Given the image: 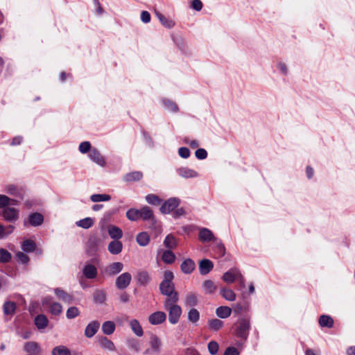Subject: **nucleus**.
I'll use <instances>...</instances> for the list:
<instances>
[{
  "instance_id": "nucleus-1",
  "label": "nucleus",
  "mask_w": 355,
  "mask_h": 355,
  "mask_svg": "<svg viewBox=\"0 0 355 355\" xmlns=\"http://www.w3.org/2000/svg\"><path fill=\"white\" fill-rule=\"evenodd\" d=\"M173 273L170 270L164 272V279L160 283L159 290L162 295L167 296L166 300H178V294L175 291V285L173 283Z\"/></svg>"
},
{
  "instance_id": "nucleus-2",
  "label": "nucleus",
  "mask_w": 355,
  "mask_h": 355,
  "mask_svg": "<svg viewBox=\"0 0 355 355\" xmlns=\"http://www.w3.org/2000/svg\"><path fill=\"white\" fill-rule=\"evenodd\" d=\"M178 301L166 300L164 302V307L168 312V320L172 324L178 322L182 314V309L177 304Z\"/></svg>"
},
{
  "instance_id": "nucleus-3",
  "label": "nucleus",
  "mask_w": 355,
  "mask_h": 355,
  "mask_svg": "<svg viewBox=\"0 0 355 355\" xmlns=\"http://www.w3.org/2000/svg\"><path fill=\"white\" fill-rule=\"evenodd\" d=\"M236 325V336L246 339L248 336V332L250 328V321L245 318H241L235 324Z\"/></svg>"
},
{
  "instance_id": "nucleus-4",
  "label": "nucleus",
  "mask_w": 355,
  "mask_h": 355,
  "mask_svg": "<svg viewBox=\"0 0 355 355\" xmlns=\"http://www.w3.org/2000/svg\"><path fill=\"white\" fill-rule=\"evenodd\" d=\"M42 304L49 309V313L52 315H59L62 312V305L58 302H53L50 296L43 298Z\"/></svg>"
},
{
  "instance_id": "nucleus-5",
  "label": "nucleus",
  "mask_w": 355,
  "mask_h": 355,
  "mask_svg": "<svg viewBox=\"0 0 355 355\" xmlns=\"http://www.w3.org/2000/svg\"><path fill=\"white\" fill-rule=\"evenodd\" d=\"M150 347L146 349V354H158L161 351V339L155 334H151L149 340Z\"/></svg>"
},
{
  "instance_id": "nucleus-6",
  "label": "nucleus",
  "mask_w": 355,
  "mask_h": 355,
  "mask_svg": "<svg viewBox=\"0 0 355 355\" xmlns=\"http://www.w3.org/2000/svg\"><path fill=\"white\" fill-rule=\"evenodd\" d=\"M180 203V200L178 198H170L162 204L160 207V211L162 214H169L173 211Z\"/></svg>"
},
{
  "instance_id": "nucleus-7",
  "label": "nucleus",
  "mask_w": 355,
  "mask_h": 355,
  "mask_svg": "<svg viewBox=\"0 0 355 355\" xmlns=\"http://www.w3.org/2000/svg\"><path fill=\"white\" fill-rule=\"evenodd\" d=\"M1 215L6 221H16L19 218V210L13 207H6L2 210Z\"/></svg>"
},
{
  "instance_id": "nucleus-8",
  "label": "nucleus",
  "mask_w": 355,
  "mask_h": 355,
  "mask_svg": "<svg viewBox=\"0 0 355 355\" xmlns=\"http://www.w3.org/2000/svg\"><path fill=\"white\" fill-rule=\"evenodd\" d=\"M131 279V275L129 272H124L116 278V286L119 289H124L130 285Z\"/></svg>"
},
{
  "instance_id": "nucleus-9",
  "label": "nucleus",
  "mask_w": 355,
  "mask_h": 355,
  "mask_svg": "<svg viewBox=\"0 0 355 355\" xmlns=\"http://www.w3.org/2000/svg\"><path fill=\"white\" fill-rule=\"evenodd\" d=\"M166 319V314L163 311H155L148 316V322L153 325L162 324Z\"/></svg>"
},
{
  "instance_id": "nucleus-10",
  "label": "nucleus",
  "mask_w": 355,
  "mask_h": 355,
  "mask_svg": "<svg viewBox=\"0 0 355 355\" xmlns=\"http://www.w3.org/2000/svg\"><path fill=\"white\" fill-rule=\"evenodd\" d=\"M89 157L92 161L97 164L101 166H105V161L103 156L96 148H92L90 150L89 153Z\"/></svg>"
},
{
  "instance_id": "nucleus-11",
  "label": "nucleus",
  "mask_w": 355,
  "mask_h": 355,
  "mask_svg": "<svg viewBox=\"0 0 355 355\" xmlns=\"http://www.w3.org/2000/svg\"><path fill=\"white\" fill-rule=\"evenodd\" d=\"M176 171L183 178H195L199 176L198 172L188 167L178 168Z\"/></svg>"
},
{
  "instance_id": "nucleus-12",
  "label": "nucleus",
  "mask_w": 355,
  "mask_h": 355,
  "mask_svg": "<svg viewBox=\"0 0 355 355\" xmlns=\"http://www.w3.org/2000/svg\"><path fill=\"white\" fill-rule=\"evenodd\" d=\"M100 323L98 321H92L87 325L85 329V336L89 338L93 337L98 331Z\"/></svg>"
},
{
  "instance_id": "nucleus-13",
  "label": "nucleus",
  "mask_w": 355,
  "mask_h": 355,
  "mask_svg": "<svg viewBox=\"0 0 355 355\" xmlns=\"http://www.w3.org/2000/svg\"><path fill=\"white\" fill-rule=\"evenodd\" d=\"M97 273V268L92 263H86L83 268V274L87 279L96 278Z\"/></svg>"
},
{
  "instance_id": "nucleus-14",
  "label": "nucleus",
  "mask_w": 355,
  "mask_h": 355,
  "mask_svg": "<svg viewBox=\"0 0 355 355\" xmlns=\"http://www.w3.org/2000/svg\"><path fill=\"white\" fill-rule=\"evenodd\" d=\"M240 272L237 269H231L223 275V279L227 284H232L240 277Z\"/></svg>"
},
{
  "instance_id": "nucleus-15",
  "label": "nucleus",
  "mask_w": 355,
  "mask_h": 355,
  "mask_svg": "<svg viewBox=\"0 0 355 355\" xmlns=\"http://www.w3.org/2000/svg\"><path fill=\"white\" fill-rule=\"evenodd\" d=\"M181 270L184 274H191L196 268L195 262L191 259H186L180 266Z\"/></svg>"
},
{
  "instance_id": "nucleus-16",
  "label": "nucleus",
  "mask_w": 355,
  "mask_h": 355,
  "mask_svg": "<svg viewBox=\"0 0 355 355\" xmlns=\"http://www.w3.org/2000/svg\"><path fill=\"white\" fill-rule=\"evenodd\" d=\"M214 268L213 263L209 259H202L199 263V271L202 275L208 274Z\"/></svg>"
},
{
  "instance_id": "nucleus-17",
  "label": "nucleus",
  "mask_w": 355,
  "mask_h": 355,
  "mask_svg": "<svg viewBox=\"0 0 355 355\" xmlns=\"http://www.w3.org/2000/svg\"><path fill=\"white\" fill-rule=\"evenodd\" d=\"M123 268V265L121 262H114L108 266L105 269V273L112 276L119 273Z\"/></svg>"
},
{
  "instance_id": "nucleus-18",
  "label": "nucleus",
  "mask_w": 355,
  "mask_h": 355,
  "mask_svg": "<svg viewBox=\"0 0 355 355\" xmlns=\"http://www.w3.org/2000/svg\"><path fill=\"white\" fill-rule=\"evenodd\" d=\"M100 347L107 351L114 352L116 349L114 343L106 337H101L98 339Z\"/></svg>"
},
{
  "instance_id": "nucleus-19",
  "label": "nucleus",
  "mask_w": 355,
  "mask_h": 355,
  "mask_svg": "<svg viewBox=\"0 0 355 355\" xmlns=\"http://www.w3.org/2000/svg\"><path fill=\"white\" fill-rule=\"evenodd\" d=\"M24 349L28 353L33 355H37L41 352V348L39 344L36 342H27L25 343Z\"/></svg>"
},
{
  "instance_id": "nucleus-20",
  "label": "nucleus",
  "mask_w": 355,
  "mask_h": 355,
  "mask_svg": "<svg viewBox=\"0 0 355 355\" xmlns=\"http://www.w3.org/2000/svg\"><path fill=\"white\" fill-rule=\"evenodd\" d=\"M43 221V216L37 212L31 214L28 218V222L29 223V224L34 227H37L42 225Z\"/></svg>"
},
{
  "instance_id": "nucleus-21",
  "label": "nucleus",
  "mask_w": 355,
  "mask_h": 355,
  "mask_svg": "<svg viewBox=\"0 0 355 355\" xmlns=\"http://www.w3.org/2000/svg\"><path fill=\"white\" fill-rule=\"evenodd\" d=\"M107 249L112 254H118L122 251L123 244L119 240H114L108 244Z\"/></svg>"
},
{
  "instance_id": "nucleus-22",
  "label": "nucleus",
  "mask_w": 355,
  "mask_h": 355,
  "mask_svg": "<svg viewBox=\"0 0 355 355\" xmlns=\"http://www.w3.org/2000/svg\"><path fill=\"white\" fill-rule=\"evenodd\" d=\"M34 322L37 328L40 331L44 329L49 322L47 317L43 314L37 315Z\"/></svg>"
},
{
  "instance_id": "nucleus-23",
  "label": "nucleus",
  "mask_w": 355,
  "mask_h": 355,
  "mask_svg": "<svg viewBox=\"0 0 355 355\" xmlns=\"http://www.w3.org/2000/svg\"><path fill=\"white\" fill-rule=\"evenodd\" d=\"M198 237L202 242H209L212 241L214 238L212 232L207 228L200 229Z\"/></svg>"
},
{
  "instance_id": "nucleus-24",
  "label": "nucleus",
  "mask_w": 355,
  "mask_h": 355,
  "mask_svg": "<svg viewBox=\"0 0 355 355\" xmlns=\"http://www.w3.org/2000/svg\"><path fill=\"white\" fill-rule=\"evenodd\" d=\"M54 293L60 300L65 303L69 304L73 300V297L71 295L60 288H55Z\"/></svg>"
},
{
  "instance_id": "nucleus-25",
  "label": "nucleus",
  "mask_w": 355,
  "mask_h": 355,
  "mask_svg": "<svg viewBox=\"0 0 355 355\" xmlns=\"http://www.w3.org/2000/svg\"><path fill=\"white\" fill-rule=\"evenodd\" d=\"M93 297L94 303L101 304L106 301L107 294L102 289H96L94 292Z\"/></svg>"
},
{
  "instance_id": "nucleus-26",
  "label": "nucleus",
  "mask_w": 355,
  "mask_h": 355,
  "mask_svg": "<svg viewBox=\"0 0 355 355\" xmlns=\"http://www.w3.org/2000/svg\"><path fill=\"white\" fill-rule=\"evenodd\" d=\"M130 327L133 331V333L141 337L144 335V331L143 329L139 323V322L136 319H132L129 322Z\"/></svg>"
},
{
  "instance_id": "nucleus-27",
  "label": "nucleus",
  "mask_w": 355,
  "mask_h": 355,
  "mask_svg": "<svg viewBox=\"0 0 355 355\" xmlns=\"http://www.w3.org/2000/svg\"><path fill=\"white\" fill-rule=\"evenodd\" d=\"M140 219H143L144 220H154L153 212L149 207L144 206L140 209Z\"/></svg>"
},
{
  "instance_id": "nucleus-28",
  "label": "nucleus",
  "mask_w": 355,
  "mask_h": 355,
  "mask_svg": "<svg viewBox=\"0 0 355 355\" xmlns=\"http://www.w3.org/2000/svg\"><path fill=\"white\" fill-rule=\"evenodd\" d=\"M155 15L164 27L171 28L175 26V23L172 19L166 17L159 12L155 11Z\"/></svg>"
},
{
  "instance_id": "nucleus-29",
  "label": "nucleus",
  "mask_w": 355,
  "mask_h": 355,
  "mask_svg": "<svg viewBox=\"0 0 355 355\" xmlns=\"http://www.w3.org/2000/svg\"><path fill=\"white\" fill-rule=\"evenodd\" d=\"M319 324L321 327L331 328L334 326L333 318L327 315H322L319 318Z\"/></svg>"
},
{
  "instance_id": "nucleus-30",
  "label": "nucleus",
  "mask_w": 355,
  "mask_h": 355,
  "mask_svg": "<svg viewBox=\"0 0 355 355\" xmlns=\"http://www.w3.org/2000/svg\"><path fill=\"white\" fill-rule=\"evenodd\" d=\"M136 241L140 246H146L150 242V236L146 232H140L137 234Z\"/></svg>"
},
{
  "instance_id": "nucleus-31",
  "label": "nucleus",
  "mask_w": 355,
  "mask_h": 355,
  "mask_svg": "<svg viewBox=\"0 0 355 355\" xmlns=\"http://www.w3.org/2000/svg\"><path fill=\"white\" fill-rule=\"evenodd\" d=\"M51 355H71V353L67 347L58 345L53 348Z\"/></svg>"
},
{
  "instance_id": "nucleus-32",
  "label": "nucleus",
  "mask_w": 355,
  "mask_h": 355,
  "mask_svg": "<svg viewBox=\"0 0 355 355\" xmlns=\"http://www.w3.org/2000/svg\"><path fill=\"white\" fill-rule=\"evenodd\" d=\"M232 313V309L228 306H219L216 310V314L218 317L220 318H227Z\"/></svg>"
},
{
  "instance_id": "nucleus-33",
  "label": "nucleus",
  "mask_w": 355,
  "mask_h": 355,
  "mask_svg": "<svg viewBox=\"0 0 355 355\" xmlns=\"http://www.w3.org/2000/svg\"><path fill=\"white\" fill-rule=\"evenodd\" d=\"M162 259L164 263L171 264L175 261V255L171 250H164L162 255Z\"/></svg>"
},
{
  "instance_id": "nucleus-34",
  "label": "nucleus",
  "mask_w": 355,
  "mask_h": 355,
  "mask_svg": "<svg viewBox=\"0 0 355 355\" xmlns=\"http://www.w3.org/2000/svg\"><path fill=\"white\" fill-rule=\"evenodd\" d=\"M108 233L111 238L114 239H119L123 236L122 230L116 226L111 225L108 227Z\"/></svg>"
},
{
  "instance_id": "nucleus-35",
  "label": "nucleus",
  "mask_w": 355,
  "mask_h": 355,
  "mask_svg": "<svg viewBox=\"0 0 355 355\" xmlns=\"http://www.w3.org/2000/svg\"><path fill=\"white\" fill-rule=\"evenodd\" d=\"M94 224V220L90 217H87L80 220H78L76 223V225L78 227H82L83 229H88L93 226Z\"/></svg>"
},
{
  "instance_id": "nucleus-36",
  "label": "nucleus",
  "mask_w": 355,
  "mask_h": 355,
  "mask_svg": "<svg viewBox=\"0 0 355 355\" xmlns=\"http://www.w3.org/2000/svg\"><path fill=\"white\" fill-rule=\"evenodd\" d=\"M202 287L205 292L208 294L214 293L217 289V286L211 280L205 281L202 284Z\"/></svg>"
},
{
  "instance_id": "nucleus-37",
  "label": "nucleus",
  "mask_w": 355,
  "mask_h": 355,
  "mask_svg": "<svg viewBox=\"0 0 355 355\" xmlns=\"http://www.w3.org/2000/svg\"><path fill=\"white\" fill-rule=\"evenodd\" d=\"M220 294L222 297L225 298L226 300L233 302L236 300V294L230 288H221Z\"/></svg>"
},
{
  "instance_id": "nucleus-38",
  "label": "nucleus",
  "mask_w": 355,
  "mask_h": 355,
  "mask_svg": "<svg viewBox=\"0 0 355 355\" xmlns=\"http://www.w3.org/2000/svg\"><path fill=\"white\" fill-rule=\"evenodd\" d=\"M137 279L140 285L145 286L150 280L149 274L146 271H141L137 273Z\"/></svg>"
},
{
  "instance_id": "nucleus-39",
  "label": "nucleus",
  "mask_w": 355,
  "mask_h": 355,
  "mask_svg": "<svg viewBox=\"0 0 355 355\" xmlns=\"http://www.w3.org/2000/svg\"><path fill=\"white\" fill-rule=\"evenodd\" d=\"M223 322L219 319L214 318L208 321L209 328L212 331H218L223 327Z\"/></svg>"
},
{
  "instance_id": "nucleus-40",
  "label": "nucleus",
  "mask_w": 355,
  "mask_h": 355,
  "mask_svg": "<svg viewBox=\"0 0 355 355\" xmlns=\"http://www.w3.org/2000/svg\"><path fill=\"white\" fill-rule=\"evenodd\" d=\"M35 248V243L32 240L26 239L21 243V249L26 252H32Z\"/></svg>"
},
{
  "instance_id": "nucleus-41",
  "label": "nucleus",
  "mask_w": 355,
  "mask_h": 355,
  "mask_svg": "<svg viewBox=\"0 0 355 355\" xmlns=\"http://www.w3.org/2000/svg\"><path fill=\"white\" fill-rule=\"evenodd\" d=\"M164 245L168 250H172L175 248L178 244L175 238L173 235L168 234L164 241Z\"/></svg>"
},
{
  "instance_id": "nucleus-42",
  "label": "nucleus",
  "mask_w": 355,
  "mask_h": 355,
  "mask_svg": "<svg viewBox=\"0 0 355 355\" xmlns=\"http://www.w3.org/2000/svg\"><path fill=\"white\" fill-rule=\"evenodd\" d=\"M126 217L131 221H137L140 219V209L131 208L126 212Z\"/></svg>"
},
{
  "instance_id": "nucleus-43",
  "label": "nucleus",
  "mask_w": 355,
  "mask_h": 355,
  "mask_svg": "<svg viewBox=\"0 0 355 355\" xmlns=\"http://www.w3.org/2000/svg\"><path fill=\"white\" fill-rule=\"evenodd\" d=\"M16 309V304L11 301H7L3 304V313L6 315H13Z\"/></svg>"
},
{
  "instance_id": "nucleus-44",
  "label": "nucleus",
  "mask_w": 355,
  "mask_h": 355,
  "mask_svg": "<svg viewBox=\"0 0 355 355\" xmlns=\"http://www.w3.org/2000/svg\"><path fill=\"white\" fill-rule=\"evenodd\" d=\"M115 330V324L112 321H106L102 325V331L106 335L112 334Z\"/></svg>"
},
{
  "instance_id": "nucleus-45",
  "label": "nucleus",
  "mask_w": 355,
  "mask_h": 355,
  "mask_svg": "<svg viewBox=\"0 0 355 355\" xmlns=\"http://www.w3.org/2000/svg\"><path fill=\"white\" fill-rule=\"evenodd\" d=\"M142 173L139 171H134L126 174L124 176V180L127 182L139 180L142 178Z\"/></svg>"
},
{
  "instance_id": "nucleus-46",
  "label": "nucleus",
  "mask_w": 355,
  "mask_h": 355,
  "mask_svg": "<svg viewBox=\"0 0 355 355\" xmlns=\"http://www.w3.org/2000/svg\"><path fill=\"white\" fill-rule=\"evenodd\" d=\"M110 199V196L107 194H93L90 196V200L94 202L108 201Z\"/></svg>"
},
{
  "instance_id": "nucleus-47",
  "label": "nucleus",
  "mask_w": 355,
  "mask_h": 355,
  "mask_svg": "<svg viewBox=\"0 0 355 355\" xmlns=\"http://www.w3.org/2000/svg\"><path fill=\"white\" fill-rule=\"evenodd\" d=\"M198 303V299L195 294L189 293L185 299V305L187 306H194Z\"/></svg>"
},
{
  "instance_id": "nucleus-48",
  "label": "nucleus",
  "mask_w": 355,
  "mask_h": 355,
  "mask_svg": "<svg viewBox=\"0 0 355 355\" xmlns=\"http://www.w3.org/2000/svg\"><path fill=\"white\" fill-rule=\"evenodd\" d=\"M200 319V313L196 309H191L188 313V320L193 322H197Z\"/></svg>"
},
{
  "instance_id": "nucleus-49",
  "label": "nucleus",
  "mask_w": 355,
  "mask_h": 355,
  "mask_svg": "<svg viewBox=\"0 0 355 355\" xmlns=\"http://www.w3.org/2000/svg\"><path fill=\"white\" fill-rule=\"evenodd\" d=\"M79 309L76 306L69 307L66 313V316L68 319H73L80 315Z\"/></svg>"
},
{
  "instance_id": "nucleus-50",
  "label": "nucleus",
  "mask_w": 355,
  "mask_h": 355,
  "mask_svg": "<svg viewBox=\"0 0 355 355\" xmlns=\"http://www.w3.org/2000/svg\"><path fill=\"white\" fill-rule=\"evenodd\" d=\"M16 200L10 199L5 195H0V208H6L10 204L15 205Z\"/></svg>"
},
{
  "instance_id": "nucleus-51",
  "label": "nucleus",
  "mask_w": 355,
  "mask_h": 355,
  "mask_svg": "<svg viewBox=\"0 0 355 355\" xmlns=\"http://www.w3.org/2000/svg\"><path fill=\"white\" fill-rule=\"evenodd\" d=\"M146 200L148 204L158 205L161 203L162 200L155 194H148L146 196Z\"/></svg>"
},
{
  "instance_id": "nucleus-52",
  "label": "nucleus",
  "mask_w": 355,
  "mask_h": 355,
  "mask_svg": "<svg viewBox=\"0 0 355 355\" xmlns=\"http://www.w3.org/2000/svg\"><path fill=\"white\" fill-rule=\"evenodd\" d=\"M14 230V226L8 225L3 227L0 225V239H3L8 234H11Z\"/></svg>"
},
{
  "instance_id": "nucleus-53",
  "label": "nucleus",
  "mask_w": 355,
  "mask_h": 355,
  "mask_svg": "<svg viewBox=\"0 0 355 355\" xmlns=\"http://www.w3.org/2000/svg\"><path fill=\"white\" fill-rule=\"evenodd\" d=\"M10 259L11 254L8 250L3 248L0 249V262H8L10 260Z\"/></svg>"
},
{
  "instance_id": "nucleus-54",
  "label": "nucleus",
  "mask_w": 355,
  "mask_h": 355,
  "mask_svg": "<svg viewBox=\"0 0 355 355\" xmlns=\"http://www.w3.org/2000/svg\"><path fill=\"white\" fill-rule=\"evenodd\" d=\"M162 102H163L164 105H165V107L168 110L173 112H175L178 111V107L174 102H173L170 100H168V99H163Z\"/></svg>"
},
{
  "instance_id": "nucleus-55",
  "label": "nucleus",
  "mask_w": 355,
  "mask_h": 355,
  "mask_svg": "<svg viewBox=\"0 0 355 355\" xmlns=\"http://www.w3.org/2000/svg\"><path fill=\"white\" fill-rule=\"evenodd\" d=\"M91 144L89 141H83L79 145V150L80 153L85 154L90 151Z\"/></svg>"
},
{
  "instance_id": "nucleus-56",
  "label": "nucleus",
  "mask_w": 355,
  "mask_h": 355,
  "mask_svg": "<svg viewBox=\"0 0 355 355\" xmlns=\"http://www.w3.org/2000/svg\"><path fill=\"white\" fill-rule=\"evenodd\" d=\"M208 349L211 354H216L218 350V345L215 341H211L208 344Z\"/></svg>"
},
{
  "instance_id": "nucleus-57",
  "label": "nucleus",
  "mask_w": 355,
  "mask_h": 355,
  "mask_svg": "<svg viewBox=\"0 0 355 355\" xmlns=\"http://www.w3.org/2000/svg\"><path fill=\"white\" fill-rule=\"evenodd\" d=\"M7 191L8 193H10L11 195L16 196H20L21 195V192L13 184H10V185L8 186Z\"/></svg>"
},
{
  "instance_id": "nucleus-58",
  "label": "nucleus",
  "mask_w": 355,
  "mask_h": 355,
  "mask_svg": "<svg viewBox=\"0 0 355 355\" xmlns=\"http://www.w3.org/2000/svg\"><path fill=\"white\" fill-rule=\"evenodd\" d=\"M178 154L181 157L187 159L190 156V150L186 147H181L178 150Z\"/></svg>"
},
{
  "instance_id": "nucleus-59",
  "label": "nucleus",
  "mask_w": 355,
  "mask_h": 355,
  "mask_svg": "<svg viewBox=\"0 0 355 355\" xmlns=\"http://www.w3.org/2000/svg\"><path fill=\"white\" fill-rule=\"evenodd\" d=\"M196 157L199 159H204L207 157V151L203 148H198L195 153Z\"/></svg>"
},
{
  "instance_id": "nucleus-60",
  "label": "nucleus",
  "mask_w": 355,
  "mask_h": 355,
  "mask_svg": "<svg viewBox=\"0 0 355 355\" xmlns=\"http://www.w3.org/2000/svg\"><path fill=\"white\" fill-rule=\"evenodd\" d=\"M16 256H17V259H19V261H21L24 264H26L29 261L28 257L22 252H18L16 254Z\"/></svg>"
},
{
  "instance_id": "nucleus-61",
  "label": "nucleus",
  "mask_w": 355,
  "mask_h": 355,
  "mask_svg": "<svg viewBox=\"0 0 355 355\" xmlns=\"http://www.w3.org/2000/svg\"><path fill=\"white\" fill-rule=\"evenodd\" d=\"M129 347L130 349L138 352L140 350V345L137 340L132 339L129 340Z\"/></svg>"
},
{
  "instance_id": "nucleus-62",
  "label": "nucleus",
  "mask_w": 355,
  "mask_h": 355,
  "mask_svg": "<svg viewBox=\"0 0 355 355\" xmlns=\"http://www.w3.org/2000/svg\"><path fill=\"white\" fill-rule=\"evenodd\" d=\"M191 8L196 10L200 11L202 8V3L200 0H193L191 2Z\"/></svg>"
},
{
  "instance_id": "nucleus-63",
  "label": "nucleus",
  "mask_w": 355,
  "mask_h": 355,
  "mask_svg": "<svg viewBox=\"0 0 355 355\" xmlns=\"http://www.w3.org/2000/svg\"><path fill=\"white\" fill-rule=\"evenodd\" d=\"M141 20L144 23H148L150 21V15L148 11H142L141 13Z\"/></svg>"
},
{
  "instance_id": "nucleus-64",
  "label": "nucleus",
  "mask_w": 355,
  "mask_h": 355,
  "mask_svg": "<svg viewBox=\"0 0 355 355\" xmlns=\"http://www.w3.org/2000/svg\"><path fill=\"white\" fill-rule=\"evenodd\" d=\"M239 353L235 347H227L225 352L224 355H239Z\"/></svg>"
}]
</instances>
